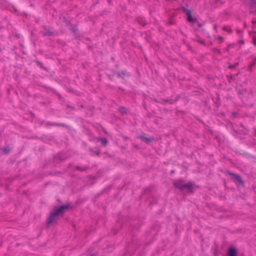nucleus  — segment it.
I'll use <instances>...</instances> for the list:
<instances>
[{"label":"nucleus","instance_id":"nucleus-1","mask_svg":"<svg viewBox=\"0 0 256 256\" xmlns=\"http://www.w3.org/2000/svg\"><path fill=\"white\" fill-rule=\"evenodd\" d=\"M70 207V204H66L61 205L58 208H54L53 211L50 213V216L46 219L48 226L53 223L57 218L58 216L63 214Z\"/></svg>","mask_w":256,"mask_h":256},{"label":"nucleus","instance_id":"nucleus-2","mask_svg":"<svg viewBox=\"0 0 256 256\" xmlns=\"http://www.w3.org/2000/svg\"><path fill=\"white\" fill-rule=\"evenodd\" d=\"M173 186L178 189L181 192L186 190L188 192H192L194 185L192 182H189L188 183L184 184V180L182 178L175 180L173 182Z\"/></svg>","mask_w":256,"mask_h":256},{"label":"nucleus","instance_id":"nucleus-3","mask_svg":"<svg viewBox=\"0 0 256 256\" xmlns=\"http://www.w3.org/2000/svg\"><path fill=\"white\" fill-rule=\"evenodd\" d=\"M228 173L229 175L232 176V180L236 184V186H239L244 185V182L240 175L229 171L228 172Z\"/></svg>","mask_w":256,"mask_h":256},{"label":"nucleus","instance_id":"nucleus-4","mask_svg":"<svg viewBox=\"0 0 256 256\" xmlns=\"http://www.w3.org/2000/svg\"><path fill=\"white\" fill-rule=\"evenodd\" d=\"M183 11L186 12L187 15V20L188 22H197V19L196 18H192V14L191 11L190 10L186 9L184 8H182Z\"/></svg>","mask_w":256,"mask_h":256},{"label":"nucleus","instance_id":"nucleus-5","mask_svg":"<svg viewBox=\"0 0 256 256\" xmlns=\"http://www.w3.org/2000/svg\"><path fill=\"white\" fill-rule=\"evenodd\" d=\"M228 256H237V250L234 246H230L227 252Z\"/></svg>","mask_w":256,"mask_h":256},{"label":"nucleus","instance_id":"nucleus-6","mask_svg":"<svg viewBox=\"0 0 256 256\" xmlns=\"http://www.w3.org/2000/svg\"><path fill=\"white\" fill-rule=\"evenodd\" d=\"M42 28L45 30V32H42L43 36H54V32L50 30V29L48 28L46 26H43Z\"/></svg>","mask_w":256,"mask_h":256},{"label":"nucleus","instance_id":"nucleus-7","mask_svg":"<svg viewBox=\"0 0 256 256\" xmlns=\"http://www.w3.org/2000/svg\"><path fill=\"white\" fill-rule=\"evenodd\" d=\"M138 138L146 144H149L152 141L154 140V138H148L142 135L138 136Z\"/></svg>","mask_w":256,"mask_h":256},{"label":"nucleus","instance_id":"nucleus-8","mask_svg":"<svg viewBox=\"0 0 256 256\" xmlns=\"http://www.w3.org/2000/svg\"><path fill=\"white\" fill-rule=\"evenodd\" d=\"M177 99L176 100H172V99H162L160 102V104H173L176 102L177 101Z\"/></svg>","mask_w":256,"mask_h":256},{"label":"nucleus","instance_id":"nucleus-9","mask_svg":"<svg viewBox=\"0 0 256 256\" xmlns=\"http://www.w3.org/2000/svg\"><path fill=\"white\" fill-rule=\"evenodd\" d=\"M48 125L52 126H62L66 128H68V126L63 124V123H58V122H49L47 124Z\"/></svg>","mask_w":256,"mask_h":256},{"label":"nucleus","instance_id":"nucleus-10","mask_svg":"<svg viewBox=\"0 0 256 256\" xmlns=\"http://www.w3.org/2000/svg\"><path fill=\"white\" fill-rule=\"evenodd\" d=\"M136 22H137L139 24L141 25L143 27L146 26L147 24L145 19L142 18H138V19L136 20Z\"/></svg>","mask_w":256,"mask_h":256},{"label":"nucleus","instance_id":"nucleus-11","mask_svg":"<svg viewBox=\"0 0 256 256\" xmlns=\"http://www.w3.org/2000/svg\"><path fill=\"white\" fill-rule=\"evenodd\" d=\"M89 150L90 152L96 155L97 156H100V151L98 148H90Z\"/></svg>","mask_w":256,"mask_h":256},{"label":"nucleus","instance_id":"nucleus-12","mask_svg":"<svg viewBox=\"0 0 256 256\" xmlns=\"http://www.w3.org/2000/svg\"><path fill=\"white\" fill-rule=\"evenodd\" d=\"M98 140L102 143L104 146H106L108 144V140L107 138L104 137L99 138H98Z\"/></svg>","mask_w":256,"mask_h":256},{"label":"nucleus","instance_id":"nucleus-13","mask_svg":"<svg viewBox=\"0 0 256 256\" xmlns=\"http://www.w3.org/2000/svg\"><path fill=\"white\" fill-rule=\"evenodd\" d=\"M118 77L120 78H123L124 76H129L128 74L126 73V71H122V72H116Z\"/></svg>","mask_w":256,"mask_h":256},{"label":"nucleus","instance_id":"nucleus-14","mask_svg":"<svg viewBox=\"0 0 256 256\" xmlns=\"http://www.w3.org/2000/svg\"><path fill=\"white\" fill-rule=\"evenodd\" d=\"M89 168L88 166H76L75 167V169L80 171V172H84L88 170Z\"/></svg>","mask_w":256,"mask_h":256},{"label":"nucleus","instance_id":"nucleus-15","mask_svg":"<svg viewBox=\"0 0 256 256\" xmlns=\"http://www.w3.org/2000/svg\"><path fill=\"white\" fill-rule=\"evenodd\" d=\"M34 62L36 64L39 66L40 68L46 70V71H48V70L45 66H44L42 62H40L38 60H36L34 61Z\"/></svg>","mask_w":256,"mask_h":256},{"label":"nucleus","instance_id":"nucleus-16","mask_svg":"<svg viewBox=\"0 0 256 256\" xmlns=\"http://www.w3.org/2000/svg\"><path fill=\"white\" fill-rule=\"evenodd\" d=\"M2 151L4 154H8L10 151V148L9 146H5L2 148Z\"/></svg>","mask_w":256,"mask_h":256},{"label":"nucleus","instance_id":"nucleus-17","mask_svg":"<svg viewBox=\"0 0 256 256\" xmlns=\"http://www.w3.org/2000/svg\"><path fill=\"white\" fill-rule=\"evenodd\" d=\"M70 30L72 31V32L74 34H76L78 32V30L77 28H72Z\"/></svg>","mask_w":256,"mask_h":256},{"label":"nucleus","instance_id":"nucleus-18","mask_svg":"<svg viewBox=\"0 0 256 256\" xmlns=\"http://www.w3.org/2000/svg\"><path fill=\"white\" fill-rule=\"evenodd\" d=\"M256 3V0H250V6L253 7Z\"/></svg>","mask_w":256,"mask_h":256},{"label":"nucleus","instance_id":"nucleus-19","mask_svg":"<svg viewBox=\"0 0 256 256\" xmlns=\"http://www.w3.org/2000/svg\"><path fill=\"white\" fill-rule=\"evenodd\" d=\"M238 65V63L236 62L234 65H230L228 68H234Z\"/></svg>","mask_w":256,"mask_h":256},{"label":"nucleus","instance_id":"nucleus-20","mask_svg":"<svg viewBox=\"0 0 256 256\" xmlns=\"http://www.w3.org/2000/svg\"><path fill=\"white\" fill-rule=\"evenodd\" d=\"M197 42L201 44L206 45L205 42L203 40H198Z\"/></svg>","mask_w":256,"mask_h":256},{"label":"nucleus","instance_id":"nucleus-21","mask_svg":"<svg viewBox=\"0 0 256 256\" xmlns=\"http://www.w3.org/2000/svg\"><path fill=\"white\" fill-rule=\"evenodd\" d=\"M212 51L214 52H217V53H218V54H221V51L220 49H217V48H214L213 50H212Z\"/></svg>","mask_w":256,"mask_h":256},{"label":"nucleus","instance_id":"nucleus-22","mask_svg":"<svg viewBox=\"0 0 256 256\" xmlns=\"http://www.w3.org/2000/svg\"><path fill=\"white\" fill-rule=\"evenodd\" d=\"M55 159H56V160H57L59 159L60 161H63L64 160V159L60 158V156L59 155H58V156H55Z\"/></svg>","mask_w":256,"mask_h":256},{"label":"nucleus","instance_id":"nucleus-23","mask_svg":"<svg viewBox=\"0 0 256 256\" xmlns=\"http://www.w3.org/2000/svg\"><path fill=\"white\" fill-rule=\"evenodd\" d=\"M222 30H226V31L228 32V33H230V34H231V33L232 32V30L231 29H230V30H226V28H225V27H224V28H222Z\"/></svg>","mask_w":256,"mask_h":256},{"label":"nucleus","instance_id":"nucleus-24","mask_svg":"<svg viewBox=\"0 0 256 256\" xmlns=\"http://www.w3.org/2000/svg\"><path fill=\"white\" fill-rule=\"evenodd\" d=\"M66 107H67V108H71V109H72V110H74V107H73L72 106H70V105H68H68L66 106Z\"/></svg>","mask_w":256,"mask_h":256},{"label":"nucleus","instance_id":"nucleus-25","mask_svg":"<svg viewBox=\"0 0 256 256\" xmlns=\"http://www.w3.org/2000/svg\"><path fill=\"white\" fill-rule=\"evenodd\" d=\"M218 39L220 40H224V38L221 36H218Z\"/></svg>","mask_w":256,"mask_h":256},{"label":"nucleus","instance_id":"nucleus-26","mask_svg":"<svg viewBox=\"0 0 256 256\" xmlns=\"http://www.w3.org/2000/svg\"><path fill=\"white\" fill-rule=\"evenodd\" d=\"M253 44L256 46V38H255L253 40Z\"/></svg>","mask_w":256,"mask_h":256},{"label":"nucleus","instance_id":"nucleus-27","mask_svg":"<svg viewBox=\"0 0 256 256\" xmlns=\"http://www.w3.org/2000/svg\"><path fill=\"white\" fill-rule=\"evenodd\" d=\"M108 78L110 80H113V78H112V76H110V75H108Z\"/></svg>","mask_w":256,"mask_h":256},{"label":"nucleus","instance_id":"nucleus-28","mask_svg":"<svg viewBox=\"0 0 256 256\" xmlns=\"http://www.w3.org/2000/svg\"><path fill=\"white\" fill-rule=\"evenodd\" d=\"M155 102H158V103H160V100H158L157 99H156V98H154L152 99Z\"/></svg>","mask_w":256,"mask_h":256},{"label":"nucleus","instance_id":"nucleus-29","mask_svg":"<svg viewBox=\"0 0 256 256\" xmlns=\"http://www.w3.org/2000/svg\"><path fill=\"white\" fill-rule=\"evenodd\" d=\"M238 94H242V90H238Z\"/></svg>","mask_w":256,"mask_h":256},{"label":"nucleus","instance_id":"nucleus-30","mask_svg":"<svg viewBox=\"0 0 256 256\" xmlns=\"http://www.w3.org/2000/svg\"><path fill=\"white\" fill-rule=\"evenodd\" d=\"M168 24H173V22L172 21H169L168 22Z\"/></svg>","mask_w":256,"mask_h":256},{"label":"nucleus","instance_id":"nucleus-31","mask_svg":"<svg viewBox=\"0 0 256 256\" xmlns=\"http://www.w3.org/2000/svg\"><path fill=\"white\" fill-rule=\"evenodd\" d=\"M67 26H68L70 24V21H68L66 22Z\"/></svg>","mask_w":256,"mask_h":256},{"label":"nucleus","instance_id":"nucleus-32","mask_svg":"<svg viewBox=\"0 0 256 256\" xmlns=\"http://www.w3.org/2000/svg\"><path fill=\"white\" fill-rule=\"evenodd\" d=\"M252 24H256V21H254V20H252Z\"/></svg>","mask_w":256,"mask_h":256},{"label":"nucleus","instance_id":"nucleus-33","mask_svg":"<svg viewBox=\"0 0 256 256\" xmlns=\"http://www.w3.org/2000/svg\"><path fill=\"white\" fill-rule=\"evenodd\" d=\"M216 28H217L216 25V24H214V30H216Z\"/></svg>","mask_w":256,"mask_h":256},{"label":"nucleus","instance_id":"nucleus-34","mask_svg":"<svg viewBox=\"0 0 256 256\" xmlns=\"http://www.w3.org/2000/svg\"><path fill=\"white\" fill-rule=\"evenodd\" d=\"M202 26V24H198V28H200Z\"/></svg>","mask_w":256,"mask_h":256},{"label":"nucleus","instance_id":"nucleus-35","mask_svg":"<svg viewBox=\"0 0 256 256\" xmlns=\"http://www.w3.org/2000/svg\"><path fill=\"white\" fill-rule=\"evenodd\" d=\"M239 127H241V128H244V126L242 124H240Z\"/></svg>","mask_w":256,"mask_h":256},{"label":"nucleus","instance_id":"nucleus-36","mask_svg":"<svg viewBox=\"0 0 256 256\" xmlns=\"http://www.w3.org/2000/svg\"><path fill=\"white\" fill-rule=\"evenodd\" d=\"M236 32H237L238 34H240V31L238 29L236 30Z\"/></svg>","mask_w":256,"mask_h":256},{"label":"nucleus","instance_id":"nucleus-37","mask_svg":"<svg viewBox=\"0 0 256 256\" xmlns=\"http://www.w3.org/2000/svg\"><path fill=\"white\" fill-rule=\"evenodd\" d=\"M174 170H172L170 171V173H171V174H173V173H174Z\"/></svg>","mask_w":256,"mask_h":256},{"label":"nucleus","instance_id":"nucleus-38","mask_svg":"<svg viewBox=\"0 0 256 256\" xmlns=\"http://www.w3.org/2000/svg\"><path fill=\"white\" fill-rule=\"evenodd\" d=\"M118 89L120 90H123V89L122 87H118Z\"/></svg>","mask_w":256,"mask_h":256},{"label":"nucleus","instance_id":"nucleus-39","mask_svg":"<svg viewBox=\"0 0 256 256\" xmlns=\"http://www.w3.org/2000/svg\"><path fill=\"white\" fill-rule=\"evenodd\" d=\"M244 28H246V23H244Z\"/></svg>","mask_w":256,"mask_h":256},{"label":"nucleus","instance_id":"nucleus-40","mask_svg":"<svg viewBox=\"0 0 256 256\" xmlns=\"http://www.w3.org/2000/svg\"><path fill=\"white\" fill-rule=\"evenodd\" d=\"M254 132H256V134H255V136H256V128H254Z\"/></svg>","mask_w":256,"mask_h":256},{"label":"nucleus","instance_id":"nucleus-41","mask_svg":"<svg viewBox=\"0 0 256 256\" xmlns=\"http://www.w3.org/2000/svg\"><path fill=\"white\" fill-rule=\"evenodd\" d=\"M90 256H95V254H92L91 255H90Z\"/></svg>","mask_w":256,"mask_h":256},{"label":"nucleus","instance_id":"nucleus-42","mask_svg":"<svg viewBox=\"0 0 256 256\" xmlns=\"http://www.w3.org/2000/svg\"><path fill=\"white\" fill-rule=\"evenodd\" d=\"M241 43L244 44V40H242Z\"/></svg>","mask_w":256,"mask_h":256}]
</instances>
